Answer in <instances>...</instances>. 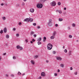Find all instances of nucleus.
Listing matches in <instances>:
<instances>
[{"mask_svg":"<svg viewBox=\"0 0 79 79\" xmlns=\"http://www.w3.org/2000/svg\"><path fill=\"white\" fill-rule=\"evenodd\" d=\"M58 5H61V3H60V2H58Z\"/></svg>","mask_w":79,"mask_h":79,"instance_id":"obj_42","label":"nucleus"},{"mask_svg":"<svg viewBox=\"0 0 79 79\" xmlns=\"http://www.w3.org/2000/svg\"><path fill=\"white\" fill-rule=\"evenodd\" d=\"M12 58L13 59V60H15V59H16V57L15 56H13L12 57Z\"/></svg>","mask_w":79,"mask_h":79,"instance_id":"obj_27","label":"nucleus"},{"mask_svg":"<svg viewBox=\"0 0 79 79\" xmlns=\"http://www.w3.org/2000/svg\"><path fill=\"white\" fill-rule=\"evenodd\" d=\"M56 31H54V32L53 33H52V35L54 36H55V35H56Z\"/></svg>","mask_w":79,"mask_h":79,"instance_id":"obj_15","label":"nucleus"},{"mask_svg":"<svg viewBox=\"0 0 79 79\" xmlns=\"http://www.w3.org/2000/svg\"><path fill=\"white\" fill-rule=\"evenodd\" d=\"M48 26H52V19H50L49 20L48 23Z\"/></svg>","mask_w":79,"mask_h":79,"instance_id":"obj_2","label":"nucleus"},{"mask_svg":"<svg viewBox=\"0 0 79 79\" xmlns=\"http://www.w3.org/2000/svg\"><path fill=\"white\" fill-rule=\"evenodd\" d=\"M29 21H30V22H32L33 21V19L31 18H29Z\"/></svg>","mask_w":79,"mask_h":79,"instance_id":"obj_14","label":"nucleus"},{"mask_svg":"<svg viewBox=\"0 0 79 79\" xmlns=\"http://www.w3.org/2000/svg\"><path fill=\"white\" fill-rule=\"evenodd\" d=\"M22 24V23L21 22H19V26H20V25H21Z\"/></svg>","mask_w":79,"mask_h":79,"instance_id":"obj_41","label":"nucleus"},{"mask_svg":"<svg viewBox=\"0 0 79 79\" xmlns=\"http://www.w3.org/2000/svg\"><path fill=\"white\" fill-rule=\"evenodd\" d=\"M40 27L39 26H38L37 27V29H40Z\"/></svg>","mask_w":79,"mask_h":79,"instance_id":"obj_47","label":"nucleus"},{"mask_svg":"<svg viewBox=\"0 0 79 79\" xmlns=\"http://www.w3.org/2000/svg\"><path fill=\"white\" fill-rule=\"evenodd\" d=\"M30 11L31 13H34V9L32 8H31L30 9Z\"/></svg>","mask_w":79,"mask_h":79,"instance_id":"obj_6","label":"nucleus"},{"mask_svg":"<svg viewBox=\"0 0 79 79\" xmlns=\"http://www.w3.org/2000/svg\"><path fill=\"white\" fill-rule=\"evenodd\" d=\"M33 26H36V23H33Z\"/></svg>","mask_w":79,"mask_h":79,"instance_id":"obj_43","label":"nucleus"},{"mask_svg":"<svg viewBox=\"0 0 79 79\" xmlns=\"http://www.w3.org/2000/svg\"><path fill=\"white\" fill-rule=\"evenodd\" d=\"M60 69H58L57 70V72H58V73H60Z\"/></svg>","mask_w":79,"mask_h":79,"instance_id":"obj_49","label":"nucleus"},{"mask_svg":"<svg viewBox=\"0 0 79 79\" xmlns=\"http://www.w3.org/2000/svg\"><path fill=\"white\" fill-rule=\"evenodd\" d=\"M50 4L52 6H55L56 5V2L55 1H53L51 2Z\"/></svg>","mask_w":79,"mask_h":79,"instance_id":"obj_3","label":"nucleus"},{"mask_svg":"<svg viewBox=\"0 0 79 79\" xmlns=\"http://www.w3.org/2000/svg\"><path fill=\"white\" fill-rule=\"evenodd\" d=\"M70 70H72L73 69V67H70Z\"/></svg>","mask_w":79,"mask_h":79,"instance_id":"obj_46","label":"nucleus"},{"mask_svg":"<svg viewBox=\"0 0 79 79\" xmlns=\"http://www.w3.org/2000/svg\"><path fill=\"white\" fill-rule=\"evenodd\" d=\"M47 0H40V2L41 3H44V2H45Z\"/></svg>","mask_w":79,"mask_h":79,"instance_id":"obj_16","label":"nucleus"},{"mask_svg":"<svg viewBox=\"0 0 79 79\" xmlns=\"http://www.w3.org/2000/svg\"><path fill=\"white\" fill-rule=\"evenodd\" d=\"M3 55H6V53H4L3 54Z\"/></svg>","mask_w":79,"mask_h":79,"instance_id":"obj_59","label":"nucleus"},{"mask_svg":"<svg viewBox=\"0 0 79 79\" xmlns=\"http://www.w3.org/2000/svg\"><path fill=\"white\" fill-rule=\"evenodd\" d=\"M16 37H19V34H16Z\"/></svg>","mask_w":79,"mask_h":79,"instance_id":"obj_31","label":"nucleus"},{"mask_svg":"<svg viewBox=\"0 0 79 79\" xmlns=\"http://www.w3.org/2000/svg\"><path fill=\"white\" fill-rule=\"evenodd\" d=\"M32 42H35V40H34V39H33L32 40Z\"/></svg>","mask_w":79,"mask_h":79,"instance_id":"obj_48","label":"nucleus"},{"mask_svg":"<svg viewBox=\"0 0 79 79\" xmlns=\"http://www.w3.org/2000/svg\"><path fill=\"white\" fill-rule=\"evenodd\" d=\"M64 64H60V67H61V68H64Z\"/></svg>","mask_w":79,"mask_h":79,"instance_id":"obj_12","label":"nucleus"},{"mask_svg":"<svg viewBox=\"0 0 79 79\" xmlns=\"http://www.w3.org/2000/svg\"><path fill=\"white\" fill-rule=\"evenodd\" d=\"M25 5L24 2H23L22 5Z\"/></svg>","mask_w":79,"mask_h":79,"instance_id":"obj_54","label":"nucleus"},{"mask_svg":"<svg viewBox=\"0 0 79 79\" xmlns=\"http://www.w3.org/2000/svg\"><path fill=\"white\" fill-rule=\"evenodd\" d=\"M18 74H19V75H21V73L20 72H19L18 73Z\"/></svg>","mask_w":79,"mask_h":79,"instance_id":"obj_39","label":"nucleus"},{"mask_svg":"<svg viewBox=\"0 0 79 79\" xmlns=\"http://www.w3.org/2000/svg\"><path fill=\"white\" fill-rule=\"evenodd\" d=\"M13 31H16V28H13Z\"/></svg>","mask_w":79,"mask_h":79,"instance_id":"obj_38","label":"nucleus"},{"mask_svg":"<svg viewBox=\"0 0 79 79\" xmlns=\"http://www.w3.org/2000/svg\"><path fill=\"white\" fill-rule=\"evenodd\" d=\"M33 37H37V35L36 34H34L33 35Z\"/></svg>","mask_w":79,"mask_h":79,"instance_id":"obj_37","label":"nucleus"},{"mask_svg":"<svg viewBox=\"0 0 79 79\" xmlns=\"http://www.w3.org/2000/svg\"><path fill=\"white\" fill-rule=\"evenodd\" d=\"M3 31H4V32H5V33L6 32V31H7L6 28H5L3 30Z\"/></svg>","mask_w":79,"mask_h":79,"instance_id":"obj_17","label":"nucleus"},{"mask_svg":"<svg viewBox=\"0 0 79 79\" xmlns=\"http://www.w3.org/2000/svg\"><path fill=\"white\" fill-rule=\"evenodd\" d=\"M44 40H46V37H44Z\"/></svg>","mask_w":79,"mask_h":79,"instance_id":"obj_53","label":"nucleus"},{"mask_svg":"<svg viewBox=\"0 0 79 79\" xmlns=\"http://www.w3.org/2000/svg\"><path fill=\"white\" fill-rule=\"evenodd\" d=\"M23 21H29V18H26Z\"/></svg>","mask_w":79,"mask_h":79,"instance_id":"obj_9","label":"nucleus"},{"mask_svg":"<svg viewBox=\"0 0 79 79\" xmlns=\"http://www.w3.org/2000/svg\"><path fill=\"white\" fill-rule=\"evenodd\" d=\"M47 49L49 50H50L52 49V47H53V45L52 44L49 43L48 44L47 46Z\"/></svg>","mask_w":79,"mask_h":79,"instance_id":"obj_1","label":"nucleus"},{"mask_svg":"<svg viewBox=\"0 0 79 79\" xmlns=\"http://www.w3.org/2000/svg\"><path fill=\"white\" fill-rule=\"evenodd\" d=\"M39 78H40V79H42V77H40H40H39Z\"/></svg>","mask_w":79,"mask_h":79,"instance_id":"obj_60","label":"nucleus"},{"mask_svg":"<svg viewBox=\"0 0 79 79\" xmlns=\"http://www.w3.org/2000/svg\"><path fill=\"white\" fill-rule=\"evenodd\" d=\"M42 4L40 3V4H38L37 5V8H42Z\"/></svg>","mask_w":79,"mask_h":79,"instance_id":"obj_4","label":"nucleus"},{"mask_svg":"<svg viewBox=\"0 0 79 79\" xmlns=\"http://www.w3.org/2000/svg\"><path fill=\"white\" fill-rule=\"evenodd\" d=\"M37 40L38 41H41V40H42V38L40 37L38 38Z\"/></svg>","mask_w":79,"mask_h":79,"instance_id":"obj_19","label":"nucleus"},{"mask_svg":"<svg viewBox=\"0 0 79 79\" xmlns=\"http://www.w3.org/2000/svg\"><path fill=\"white\" fill-rule=\"evenodd\" d=\"M67 29H68V30L70 29V27L68 26V27H67Z\"/></svg>","mask_w":79,"mask_h":79,"instance_id":"obj_45","label":"nucleus"},{"mask_svg":"<svg viewBox=\"0 0 79 79\" xmlns=\"http://www.w3.org/2000/svg\"><path fill=\"white\" fill-rule=\"evenodd\" d=\"M48 62H49V61H48V60H46V63H48Z\"/></svg>","mask_w":79,"mask_h":79,"instance_id":"obj_55","label":"nucleus"},{"mask_svg":"<svg viewBox=\"0 0 79 79\" xmlns=\"http://www.w3.org/2000/svg\"><path fill=\"white\" fill-rule=\"evenodd\" d=\"M72 25L73 27H75L76 26V24H75L74 23H73Z\"/></svg>","mask_w":79,"mask_h":79,"instance_id":"obj_28","label":"nucleus"},{"mask_svg":"<svg viewBox=\"0 0 79 79\" xmlns=\"http://www.w3.org/2000/svg\"><path fill=\"white\" fill-rule=\"evenodd\" d=\"M59 13L60 14H61V13H62V11H61L60 10H59Z\"/></svg>","mask_w":79,"mask_h":79,"instance_id":"obj_33","label":"nucleus"},{"mask_svg":"<svg viewBox=\"0 0 79 79\" xmlns=\"http://www.w3.org/2000/svg\"><path fill=\"white\" fill-rule=\"evenodd\" d=\"M5 76L6 77H9V75H8V74H6L5 75Z\"/></svg>","mask_w":79,"mask_h":79,"instance_id":"obj_25","label":"nucleus"},{"mask_svg":"<svg viewBox=\"0 0 79 79\" xmlns=\"http://www.w3.org/2000/svg\"><path fill=\"white\" fill-rule=\"evenodd\" d=\"M3 31L2 30H1L0 31V33L1 34H2V33H3Z\"/></svg>","mask_w":79,"mask_h":79,"instance_id":"obj_30","label":"nucleus"},{"mask_svg":"<svg viewBox=\"0 0 79 79\" xmlns=\"http://www.w3.org/2000/svg\"><path fill=\"white\" fill-rule=\"evenodd\" d=\"M19 48L20 50H23V48L22 47H20Z\"/></svg>","mask_w":79,"mask_h":79,"instance_id":"obj_32","label":"nucleus"},{"mask_svg":"<svg viewBox=\"0 0 79 79\" xmlns=\"http://www.w3.org/2000/svg\"><path fill=\"white\" fill-rule=\"evenodd\" d=\"M10 76L11 77H14L15 76L14 75L12 74L10 75Z\"/></svg>","mask_w":79,"mask_h":79,"instance_id":"obj_40","label":"nucleus"},{"mask_svg":"<svg viewBox=\"0 0 79 79\" xmlns=\"http://www.w3.org/2000/svg\"><path fill=\"white\" fill-rule=\"evenodd\" d=\"M16 48H17V49H19V48H20V46H19V45L17 46Z\"/></svg>","mask_w":79,"mask_h":79,"instance_id":"obj_24","label":"nucleus"},{"mask_svg":"<svg viewBox=\"0 0 79 79\" xmlns=\"http://www.w3.org/2000/svg\"><path fill=\"white\" fill-rule=\"evenodd\" d=\"M56 27H58V24H56L55 25Z\"/></svg>","mask_w":79,"mask_h":79,"instance_id":"obj_44","label":"nucleus"},{"mask_svg":"<svg viewBox=\"0 0 79 79\" xmlns=\"http://www.w3.org/2000/svg\"><path fill=\"white\" fill-rule=\"evenodd\" d=\"M1 6H3V3H1Z\"/></svg>","mask_w":79,"mask_h":79,"instance_id":"obj_57","label":"nucleus"},{"mask_svg":"<svg viewBox=\"0 0 79 79\" xmlns=\"http://www.w3.org/2000/svg\"><path fill=\"white\" fill-rule=\"evenodd\" d=\"M59 21H63V19L61 18H59Z\"/></svg>","mask_w":79,"mask_h":79,"instance_id":"obj_20","label":"nucleus"},{"mask_svg":"<svg viewBox=\"0 0 79 79\" xmlns=\"http://www.w3.org/2000/svg\"><path fill=\"white\" fill-rule=\"evenodd\" d=\"M74 74L75 75H77V72H75L74 73Z\"/></svg>","mask_w":79,"mask_h":79,"instance_id":"obj_36","label":"nucleus"},{"mask_svg":"<svg viewBox=\"0 0 79 79\" xmlns=\"http://www.w3.org/2000/svg\"><path fill=\"white\" fill-rule=\"evenodd\" d=\"M50 38L52 40L54 39H55V36L52 35V36H51Z\"/></svg>","mask_w":79,"mask_h":79,"instance_id":"obj_13","label":"nucleus"},{"mask_svg":"<svg viewBox=\"0 0 79 79\" xmlns=\"http://www.w3.org/2000/svg\"><path fill=\"white\" fill-rule=\"evenodd\" d=\"M24 2H26L27 1V0H23Z\"/></svg>","mask_w":79,"mask_h":79,"instance_id":"obj_62","label":"nucleus"},{"mask_svg":"<svg viewBox=\"0 0 79 79\" xmlns=\"http://www.w3.org/2000/svg\"><path fill=\"white\" fill-rule=\"evenodd\" d=\"M31 63L32 64H33V65H34V64H35V61L33 60H31Z\"/></svg>","mask_w":79,"mask_h":79,"instance_id":"obj_8","label":"nucleus"},{"mask_svg":"<svg viewBox=\"0 0 79 79\" xmlns=\"http://www.w3.org/2000/svg\"><path fill=\"white\" fill-rule=\"evenodd\" d=\"M24 75H25L24 73L23 74V76H24Z\"/></svg>","mask_w":79,"mask_h":79,"instance_id":"obj_63","label":"nucleus"},{"mask_svg":"<svg viewBox=\"0 0 79 79\" xmlns=\"http://www.w3.org/2000/svg\"><path fill=\"white\" fill-rule=\"evenodd\" d=\"M45 40H46L44 39L43 41L44 42H45Z\"/></svg>","mask_w":79,"mask_h":79,"instance_id":"obj_56","label":"nucleus"},{"mask_svg":"<svg viewBox=\"0 0 79 79\" xmlns=\"http://www.w3.org/2000/svg\"><path fill=\"white\" fill-rule=\"evenodd\" d=\"M64 52L65 53H67L68 52V51H67V49H65L64 50Z\"/></svg>","mask_w":79,"mask_h":79,"instance_id":"obj_26","label":"nucleus"},{"mask_svg":"<svg viewBox=\"0 0 79 79\" xmlns=\"http://www.w3.org/2000/svg\"><path fill=\"white\" fill-rule=\"evenodd\" d=\"M30 43L31 44H32L33 43V42L32 41H31L30 42Z\"/></svg>","mask_w":79,"mask_h":79,"instance_id":"obj_58","label":"nucleus"},{"mask_svg":"<svg viewBox=\"0 0 79 79\" xmlns=\"http://www.w3.org/2000/svg\"><path fill=\"white\" fill-rule=\"evenodd\" d=\"M56 60H58L59 61H61L62 60V58L60 56H56Z\"/></svg>","mask_w":79,"mask_h":79,"instance_id":"obj_5","label":"nucleus"},{"mask_svg":"<svg viewBox=\"0 0 79 79\" xmlns=\"http://www.w3.org/2000/svg\"><path fill=\"white\" fill-rule=\"evenodd\" d=\"M64 10H66V7H64Z\"/></svg>","mask_w":79,"mask_h":79,"instance_id":"obj_51","label":"nucleus"},{"mask_svg":"<svg viewBox=\"0 0 79 79\" xmlns=\"http://www.w3.org/2000/svg\"><path fill=\"white\" fill-rule=\"evenodd\" d=\"M55 76H58V74L57 73H55L54 74Z\"/></svg>","mask_w":79,"mask_h":79,"instance_id":"obj_34","label":"nucleus"},{"mask_svg":"<svg viewBox=\"0 0 79 79\" xmlns=\"http://www.w3.org/2000/svg\"><path fill=\"white\" fill-rule=\"evenodd\" d=\"M42 44V43L41 42L38 41V44L39 45H41Z\"/></svg>","mask_w":79,"mask_h":79,"instance_id":"obj_22","label":"nucleus"},{"mask_svg":"<svg viewBox=\"0 0 79 79\" xmlns=\"http://www.w3.org/2000/svg\"><path fill=\"white\" fill-rule=\"evenodd\" d=\"M72 53V51L70 50L69 52V56H70L71 55Z\"/></svg>","mask_w":79,"mask_h":79,"instance_id":"obj_10","label":"nucleus"},{"mask_svg":"<svg viewBox=\"0 0 79 79\" xmlns=\"http://www.w3.org/2000/svg\"><path fill=\"white\" fill-rule=\"evenodd\" d=\"M63 48H65V47H64V46H63Z\"/></svg>","mask_w":79,"mask_h":79,"instance_id":"obj_61","label":"nucleus"},{"mask_svg":"<svg viewBox=\"0 0 79 79\" xmlns=\"http://www.w3.org/2000/svg\"><path fill=\"white\" fill-rule=\"evenodd\" d=\"M56 13H57V12H59V10H56Z\"/></svg>","mask_w":79,"mask_h":79,"instance_id":"obj_50","label":"nucleus"},{"mask_svg":"<svg viewBox=\"0 0 79 79\" xmlns=\"http://www.w3.org/2000/svg\"><path fill=\"white\" fill-rule=\"evenodd\" d=\"M52 53L53 54H55L56 53V52L55 51H53L52 52Z\"/></svg>","mask_w":79,"mask_h":79,"instance_id":"obj_35","label":"nucleus"},{"mask_svg":"<svg viewBox=\"0 0 79 79\" xmlns=\"http://www.w3.org/2000/svg\"><path fill=\"white\" fill-rule=\"evenodd\" d=\"M33 34H34V31H31V32L30 35L31 36H32V35H33Z\"/></svg>","mask_w":79,"mask_h":79,"instance_id":"obj_11","label":"nucleus"},{"mask_svg":"<svg viewBox=\"0 0 79 79\" xmlns=\"http://www.w3.org/2000/svg\"><path fill=\"white\" fill-rule=\"evenodd\" d=\"M69 38H72V37H73V36H72L71 35H69Z\"/></svg>","mask_w":79,"mask_h":79,"instance_id":"obj_29","label":"nucleus"},{"mask_svg":"<svg viewBox=\"0 0 79 79\" xmlns=\"http://www.w3.org/2000/svg\"><path fill=\"white\" fill-rule=\"evenodd\" d=\"M2 19L3 20V21H5V19H6V18L5 17H2Z\"/></svg>","mask_w":79,"mask_h":79,"instance_id":"obj_23","label":"nucleus"},{"mask_svg":"<svg viewBox=\"0 0 79 79\" xmlns=\"http://www.w3.org/2000/svg\"><path fill=\"white\" fill-rule=\"evenodd\" d=\"M25 41L26 42V43H27V40H25Z\"/></svg>","mask_w":79,"mask_h":79,"instance_id":"obj_52","label":"nucleus"},{"mask_svg":"<svg viewBox=\"0 0 79 79\" xmlns=\"http://www.w3.org/2000/svg\"><path fill=\"white\" fill-rule=\"evenodd\" d=\"M41 76H43V77H44V76H45V73L44 72H42L41 73Z\"/></svg>","mask_w":79,"mask_h":79,"instance_id":"obj_7","label":"nucleus"},{"mask_svg":"<svg viewBox=\"0 0 79 79\" xmlns=\"http://www.w3.org/2000/svg\"><path fill=\"white\" fill-rule=\"evenodd\" d=\"M3 0V1H4V0Z\"/></svg>","mask_w":79,"mask_h":79,"instance_id":"obj_64","label":"nucleus"},{"mask_svg":"<svg viewBox=\"0 0 79 79\" xmlns=\"http://www.w3.org/2000/svg\"><path fill=\"white\" fill-rule=\"evenodd\" d=\"M6 39H8V38L10 37V36H9L8 35H6Z\"/></svg>","mask_w":79,"mask_h":79,"instance_id":"obj_18","label":"nucleus"},{"mask_svg":"<svg viewBox=\"0 0 79 79\" xmlns=\"http://www.w3.org/2000/svg\"><path fill=\"white\" fill-rule=\"evenodd\" d=\"M38 55H36L34 56V58H38Z\"/></svg>","mask_w":79,"mask_h":79,"instance_id":"obj_21","label":"nucleus"}]
</instances>
